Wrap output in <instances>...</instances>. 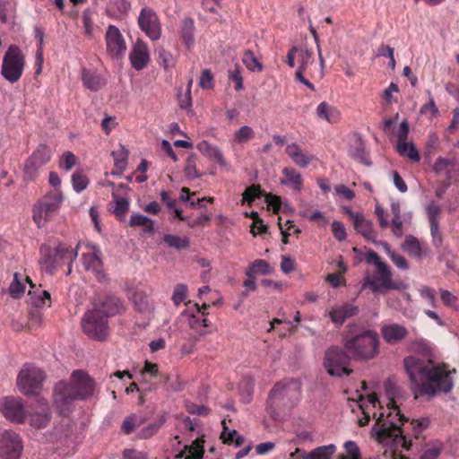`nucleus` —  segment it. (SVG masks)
Masks as SVG:
<instances>
[{
	"instance_id": "nucleus-1",
	"label": "nucleus",
	"mask_w": 459,
	"mask_h": 459,
	"mask_svg": "<svg viewBox=\"0 0 459 459\" xmlns=\"http://www.w3.org/2000/svg\"><path fill=\"white\" fill-rule=\"evenodd\" d=\"M403 364L410 380L415 385V391L420 395L434 397L437 393H449L454 383L448 366L436 364L432 359L417 356H409Z\"/></svg>"
},
{
	"instance_id": "nucleus-2",
	"label": "nucleus",
	"mask_w": 459,
	"mask_h": 459,
	"mask_svg": "<svg viewBox=\"0 0 459 459\" xmlns=\"http://www.w3.org/2000/svg\"><path fill=\"white\" fill-rule=\"evenodd\" d=\"M94 383L82 370L72 374L71 383L61 381L55 385L54 403L60 414L67 416L76 400H84L93 394Z\"/></svg>"
},
{
	"instance_id": "nucleus-3",
	"label": "nucleus",
	"mask_w": 459,
	"mask_h": 459,
	"mask_svg": "<svg viewBox=\"0 0 459 459\" xmlns=\"http://www.w3.org/2000/svg\"><path fill=\"white\" fill-rule=\"evenodd\" d=\"M365 261L374 265L373 269H368L361 281L362 290L368 289L374 294H386L389 290H402L405 284L393 278L389 265L381 260L377 252L372 249L367 251Z\"/></svg>"
},
{
	"instance_id": "nucleus-4",
	"label": "nucleus",
	"mask_w": 459,
	"mask_h": 459,
	"mask_svg": "<svg viewBox=\"0 0 459 459\" xmlns=\"http://www.w3.org/2000/svg\"><path fill=\"white\" fill-rule=\"evenodd\" d=\"M385 390L389 397L387 408L390 411L386 417L381 412L372 429L378 441L383 442L387 438L397 437L402 435L401 426L408 421V418L401 413L396 404L395 398L400 394V388L393 381L388 380L385 384Z\"/></svg>"
},
{
	"instance_id": "nucleus-5",
	"label": "nucleus",
	"mask_w": 459,
	"mask_h": 459,
	"mask_svg": "<svg viewBox=\"0 0 459 459\" xmlns=\"http://www.w3.org/2000/svg\"><path fill=\"white\" fill-rule=\"evenodd\" d=\"M115 314V303L108 299L93 309L85 312L81 320L83 333L91 339L103 341L109 333L108 318Z\"/></svg>"
},
{
	"instance_id": "nucleus-6",
	"label": "nucleus",
	"mask_w": 459,
	"mask_h": 459,
	"mask_svg": "<svg viewBox=\"0 0 459 459\" xmlns=\"http://www.w3.org/2000/svg\"><path fill=\"white\" fill-rule=\"evenodd\" d=\"M300 385L293 379L277 382L269 394L267 410L273 419L277 417V410L290 409L299 400Z\"/></svg>"
},
{
	"instance_id": "nucleus-7",
	"label": "nucleus",
	"mask_w": 459,
	"mask_h": 459,
	"mask_svg": "<svg viewBox=\"0 0 459 459\" xmlns=\"http://www.w3.org/2000/svg\"><path fill=\"white\" fill-rule=\"evenodd\" d=\"M344 348L350 355L358 360H368L379 352V337L372 330H366L346 339Z\"/></svg>"
},
{
	"instance_id": "nucleus-8",
	"label": "nucleus",
	"mask_w": 459,
	"mask_h": 459,
	"mask_svg": "<svg viewBox=\"0 0 459 459\" xmlns=\"http://www.w3.org/2000/svg\"><path fill=\"white\" fill-rule=\"evenodd\" d=\"M77 248L78 246L76 248H73L65 243H59L54 248L43 245L40 247V263L45 267L46 271L50 273L58 267L66 264L68 267L67 274H70L72 272V264L78 255Z\"/></svg>"
},
{
	"instance_id": "nucleus-9",
	"label": "nucleus",
	"mask_w": 459,
	"mask_h": 459,
	"mask_svg": "<svg viewBox=\"0 0 459 459\" xmlns=\"http://www.w3.org/2000/svg\"><path fill=\"white\" fill-rule=\"evenodd\" d=\"M64 195L61 189H55L46 194L32 208V219L38 228H43L59 212Z\"/></svg>"
},
{
	"instance_id": "nucleus-10",
	"label": "nucleus",
	"mask_w": 459,
	"mask_h": 459,
	"mask_svg": "<svg viewBox=\"0 0 459 459\" xmlns=\"http://www.w3.org/2000/svg\"><path fill=\"white\" fill-rule=\"evenodd\" d=\"M25 64V56L21 48L11 45L3 57L1 74L6 81L14 83L22 76Z\"/></svg>"
},
{
	"instance_id": "nucleus-11",
	"label": "nucleus",
	"mask_w": 459,
	"mask_h": 459,
	"mask_svg": "<svg viewBox=\"0 0 459 459\" xmlns=\"http://www.w3.org/2000/svg\"><path fill=\"white\" fill-rule=\"evenodd\" d=\"M44 379V371L31 364H25L17 377V385L23 394L30 395L41 388Z\"/></svg>"
},
{
	"instance_id": "nucleus-12",
	"label": "nucleus",
	"mask_w": 459,
	"mask_h": 459,
	"mask_svg": "<svg viewBox=\"0 0 459 459\" xmlns=\"http://www.w3.org/2000/svg\"><path fill=\"white\" fill-rule=\"evenodd\" d=\"M350 362V356L345 351L338 347L329 348L325 354L324 366L331 376H349L352 370L347 365Z\"/></svg>"
},
{
	"instance_id": "nucleus-13",
	"label": "nucleus",
	"mask_w": 459,
	"mask_h": 459,
	"mask_svg": "<svg viewBox=\"0 0 459 459\" xmlns=\"http://www.w3.org/2000/svg\"><path fill=\"white\" fill-rule=\"evenodd\" d=\"M22 448L21 437L17 433L7 430L2 434L0 438V457L2 459H19Z\"/></svg>"
},
{
	"instance_id": "nucleus-14",
	"label": "nucleus",
	"mask_w": 459,
	"mask_h": 459,
	"mask_svg": "<svg viewBox=\"0 0 459 459\" xmlns=\"http://www.w3.org/2000/svg\"><path fill=\"white\" fill-rule=\"evenodd\" d=\"M140 29L152 40H158L161 35V27L156 13L151 8L144 7L138 17Z\"/></svg>"
},
{
	"instance_id": "nucleus-15",
	"label": "nucleus",
	"mask_w": 459,
	"mask_h": 459,
	"mask_svg": "<svg viewBox=\"0 0 459 459\" xmlns=\"http://www.w3.org/2000/svg\"><path fill=\"white\" fill-rule=\"evenodd\" d=\"M0 410L4 416L13 422L22 423L26 416L24 406L20 398H4L0 402Z\"/></svg>"
},
{
	"instance_id": "nucleus-16",
	"label": "nucleus",
	"mask_w": 459,
	"mask_h": 459,
	"mask_svg": "<svg viewBox=\"0 0 459 459\" xmlns=\"http://www.w3.org/2000/svg\"><path fill=\"white\" fill-rule=\"evenodd\" d=\"M195 307V314L184 311L181 316L187 317L189 327L195 331L198 337L204 336L211 333L209 327L212 325V323L205 317V313L201 310L197 304Z\"/></svg>"
},
{
	"instance_id": "nucleus-17",
	"label": "nucleus",
	"mask_w": 459,
	"mask_h": 459,
	"mask_svg": "<svg viewBox=\"0 0 459 459\" xmlns=\"http://www.w3.org/2000/svg\"><path fill=\"white\" fill-rule=\"evenodd\" d=\"M82 263L85 270L91 271L100 281L106 280V274L102 270V262L100 259V251L96 248L91 249L82 255Z\"/></svg>"
},
{
	"instance_id": "nucleus-18",
	"label": "nucleus",
	"mask_w": 459,
	"mask_h": 459,
	"mask_svg": "<svg viewBox=\"0 0 459 459\" xmlns=\"http://www.w3.org/2000/svg\"><path fill=\"white\" fill-rule=\"evenodd\" d=\"M129 59L132 66L137 71L146 67L150 61V52L147 44L142 40H137L130 52Z\"/></svg>"
},
{
	"instance_id": "nucleus-19",
	"label": "nucleus",
	"mask_w": 459,
	"mask_h": 459,
	"mask_svg": "<svg viewBox=\"0 0 459 459\" xmlns=\"http://www.w3.org/2000/svg\"><path fill=\"white\" fill-rule=\"evenodd\" d=\"M381 334L386 343L397 344L407 337L409 331L404 325L392 323L382 325Z\"/></svg>"
},
{
	"instance_id": "nucleus-20",
	"label": "nucleus",
	"mask_w": 459,
	"mask_h": 459,
	"mask_svg": "<svg viewBox=\"0 0 459 459\" xmlns=\"http://www.w3.org/2000/svg\"><path fill=\"white\" fill-rule=\"evenodd\" d=\"M358 313V306H355L352 303H345L332 308L329 311L328 316L335 326L340 327L348 318L356 316Z\"/></svg>"
},
{
	"instance_id": "nucleus-21",
	"label": "nucleus",
	"mask_w": 459,
	"mask_h": 459,
	"mask_svg": "<svg viewBox=\"0 0 459 459\" xmlns=\"http://www.w3.org/2000/svg\"><path fill=\"white\" fill-rule=\"evenodd\" d=\"M280 182L294 192L300 193L303 189L304 180L302 175L294 168L285 167L281 170Z\"/></svg>"
},
{
	"instance_id": "nucleus-22",
	"label": "nucleus",
	"mask_w": 459,
	"mask_h": 459,
	"mask_svg": "<svg viewBox=\"0 0 459 459\" xmlns=\"http://www.w3.org/2000/svg\"><path fill=\"white\" fill-rule=\"evenodd\" d=\"M348 213L353 220V226L356 231L361 234L367 240L375 241L377 234L372 229V223L359 213H354L350 210Z\"/></svg>"
},
{
	"instance_id": "nucleus-23",
	"label": "nucleus",
	"mask_w": 459,
	"mask_h": 459,
	"mask_svg": "<svg viewBox=\"0 0 459 459\" xmlns=\"http://www.w3.org/2000/svg\"><path fill=\"white\" fill-rule=\"evenodd\" d=\"M285 152L291 160L299 168H307L312 160V157L302 152L300 146L297 143L288 144Z\"/></svg>"
},
{
	"instance_id": "nucleus-24",
	"label": "nucleus",
	"mask_w": 459,
	"mask_h": 459,
	"mask_svg": "<svg viewBox=\"0 0 459 459\" xmlns=\"http://www.w3.org/2000/svg\"><path fill=\"white\" fill-rule=\"evenodd\" d=\"M127 297L133 302L137 311L141 313L151 311L152 306L149 302L148 297L142 290H129Z\"/></svg>"
},
{
	"instance_id": "nucleus-25",
	"label": "nucleus",
	"mask_w": 459,
	"mask_h": 459,
	"mask_svg": "<svg viewBox=\"0 0 459 459\" xmlns=\"http://www.w3.org/2000/svg\"><path fill=\"white\" fill-rule=\"evenodd\" d=\"M349 154L355 160L369 166L371 163L365 152V144L359 137L354 138L350 143Z\"/></svg>"
},
{
	"instance_id": "nucleus-26",
	"label": "nucleus",
	"mask_w": 459,
	"mask_h": 459,
	"mask_svg": "<svg viewBox=\"0 0 459 459\" xmlns=\"http://www.w3.org/2000/svg\"><path fill=\"white\" fill-rule=\"evenodd\" d=\"M316 116L320 119H325L329 123H337L341 119L340 111L329 105L327 102H321L316 108Z\"/></svg>"
},
{
	"instance_id": "nucleus-27",
	"label": "nucleus",
	"mask_w": 459,
	"mask_h": 459,
	"mask_svg": "<svg viewBox=\"0 0 459 459\" xmlns=\"http://www.w3.org/2000/svg\"><path fill=\"white\" fill-rule=\"evenodd\" d=\"M197 149L203 154L216 160L221 167H226L227 162L222 152L215 146L211 145L206 141H202L197 144Z\"/></svg>"
},
{
	"instance_id": "nucleus-28",
	"label": "nucleus",
	"mask_w": 459,
	"mask_h": 459,
	"mask_svg": "<svg viewBox=\"0 0 459 459\" xmlns=\"http://www.w3.org/2000/svg\"><path fill=\"white\" fill-rule=\"evenodd\" d=\"M204 443L203 438H196L190 446H185L184 451L178 456H185V459H202L204 454Z\"/></svg>"
},
{
	"instance_id": "nucleus-29",
	"label": "nucleus",
	"mask_w": 459,
	"mask_h": 459,
	"mask_svg": "<svg viewBox=\"0 0 459 459\" xmlns=\"http://www.w3.org/2000/svg\"><path fill=\"white\" fill-rule=\"evenodd\" d=\"M82 80L83 85L91 91H98L105 85V80L98 74L82 69Z\"/></svg>"
},
{
	"instance_id": "nucleus-30",
	"label": "nucleus",
	"mask_w": 459,
	"mask_h": 459,
	"mask_svg": "<svg viewBox=\"0 0 459 459\" xmlns=\"http://www.w3.org/2000/svg\"><path fill=\"white\" fill-rule=\"evenodd\" d=\"M129 224L131 227H143V230L146 234L154 233L153 221L143 214L134 213L130 218Z\"/></svg>"
},
{
	"instance_id": "nucleus-31",
	"label": "nucleus",
	"mask_w": 459,
	"mask_h": 459,
	"mask_svg": "<svg viewBox=\"0 0 459 459\" xmlns=\"http://www.w3.org/2000/svg\"><path fill=\"white\" fill-rule=\"evenodd\" d=\"M221 425L222 431L221 433V439L222 440V442L227 445L235 443L237 446H240L244 442L243 437L240 436L235 429L230 430L226 424V420H223L221 421Z\"/></svg>"
},
{
	"instance_id": "nucleus-32",
	"label": "nucleus",
	"mask_w": 459,
	"mask_h": 459,
	"mask_svg": "<svg viewBox=\"0 0 459 459\" xmlns=\"http://www.w3.org/2000/svg\"><path fill=\"white\" fill-rule=\"evenodd\" d=\"M51 156V149L46 144H39L29 158L42 167L50 161Z\"/></svg>"
},
{
	"instance_id": "nucleus-33",
	"label": "nucleus",
	"mask_w": 459,
	"mask_h": 459,
	"mask_svg": "<svg viewBox=\"0 0 459 459\" xmlns=\"http://www.w3.org/2000/svg\"><path fill=\"white\" fill-rule=\"evenodd\" d=\"M271 273L269 264L263 259L255 260L246 270V275L249 278H255V274L267 275Z\"/></svg>"
},
{
	"instance_id": "nucleus-34",
	"label": "nucleus",
	"mask_w": 459,
	"mask_h": 459,
	"mask_svg": "<svg viewBox=\"0 0 459 459\" xmlns=\"http://www.w3.org/2000/svg\"><path fill=\"white\" fill-rule=\"evenodd\" d=\"M143 423L144 419L143 417L133 413L124 420L121 425V432L125 435H129Z\"/></svg>"
},
{
	"instance_id": "nucleus-35",
	"label": "nucleus",
	"mask_w": 459,
	"mask_h": 459,
	"mask_svg": "<svg viewBox=\"0 0 459 459\" xmlns=\"http://www.w3.org/2000/svg\"><path fill=\"white\" fill-rule=\"evenodd\" d=\"M396 150L400 155L406 156L412 161H419L420 160L417 149L411 143L407 141L397 143Z\"/></svg>"
},
{
	"instance_id": "nucleus-36",
	"label": "nucleus",
	"mask_w": 459,
	"mask_h": 459,
	"mask_svg": "<svg viewBox=\"0 0 459 459\" xmlns=\"http://www.w3.org/2000/svg\"><path fill=\"white\" fill-rule=\"evenodd\" d=\"M194 21L190 18L185 19L182 22L181 37L187 48H190L194 44Z\"/></svg>"
},
{
	"instance_id": "nucleus-37",
	"label": "nucleus",
	"mask_w": 459,
	"mask_h": 459,
	"mask_svg": "<svg viewBox=\"0 0 459 459\" xmlns=\"http://www.w3.org/2000/svg\"><path fill=\"white\" fill-rule=\"evenodd\" d=\"M336 452V446L333 444L318 446L309 452V459H331Z\"/></svg>"
},
{
	"instance_id": "nucleus-38",
	"label": "nucleus",
	"mask_w": 459,
	"mask_h": 459,
	"mask_svg": "<svg viewBox=\"0 0 459 459\" xmlns=\"http://www.w3.org/2000/svg\"><path fill=\"white\" fill-rule=\"evenodd\" d=\"M50 420V411L48 407L45 406L41 409V411L36 412L30 416V425L41 429L48 425Z\"/></svg>"
},
{
	"instance_id": "nucleus-39",
	"label": "nucleus",
	"mask_w": 459,
	"mask_h": 459,
	"mask_svg": "<svg viewBox=\"0 0 459 459\" xmlns=\"http://www.w3.org/2000/svg\"><path fill=\"white\" fill-rule=\"evenodd\" d=\"M455 167L454 160H447L444 158H438L434 164V170L437 173H446L448 180L452 179V171Z\"/></svg>"
},
{
	"instance_id": "nucleus-40",
	"label": "nucleus",
	"mask_w": 459,
	"mask_h": 459,
	"mask_svg": "<svg viewBox=\"0 0 459 459\" xmlns=\"http://www.w3.org/2000/svg\"><path fill=\"white\" fill-rule=\"evenodd\" d=\"M157 55V60L159 65H161L165 70H169L175 66V57L169 51L166 50L163 47L158 48Z\"/></svg>"
},
{
	"instance_id": "nucleus-41",
	"label": "nucleus",
	"mask_w": 459,
	"mask_h": 459,
	"mask_svg": "<svg viewBox=\"0 0 459 459\" xmlns=\"http://www.w3.org/2000/svg\"><path fill=\"white\" fill-rule=\"evenodd\" d=\"M242 62L246 67L251 72H262L264 66L261 62L255 56L251 50H245L242 56Z\"/></svg>"
},
{
	"instance_id": "nucleus-42",
	"label": "nucleus",
	"mask_w": 459,
	"mask_h": 459,
	"mask_svg": "<svg viewBox=\"0 0 459 459\" xmlns=\"http://www.w3.org/2000/svg\"><path fill=\"white\" fill-rule=\"evenodd\" d=\"M71 182L73 188L76 193H81L85 190L90 183L89 178L82 170H76L74 172L71 178Z\"/></svg>"
},
{
	"instance_id": "nucleus-43",
	"label": "nucleus",
	"mask_w": 459,
	"mask_h": 459,
	"mask_svg": "<svg viewBox=\"0 0 459 459\" xmlns=\"http://www.w3.org/2000/svg\"><path fill=\"white\" fill-rule=\"evenodd\" d=\"M385 253L390 257L394 265L401 270H407L409 268L408 261L402 255L391 250L390 246L384 242L382 243Z\"/></svg>"
},
{
	"instance_id": "nucleus-44",
	"label": "nucleus",
	"mask_w": 459,
	"mask_h": 459,
	"mask_svg": "<svg viewBox=\"0 0 459 459\" xmlns=\"http://www.w3.org/2000/svg\"><path fill=\"white\" fill-rule=\"evenodd\" d=\"M165 243L170 247H174L178 250L186 249L189 247V239L186 237H178L176 235L166 234L163 237Z\"/></svg>"
},
{
	"instance_id": "nucleus-45",
	"label": "nucleus",
	"mask_w": 459,
	"mask_h": 459,
	"mask_svg": "<svg viewBox=\"0 0 459 459\" xmlns=\"http://www.w3.org/2000/svg\"><path fill=\"white\" fill-rule=\"evenodd\" d=\"M264 195L260 185H251L247 187L242 194L241 204L247 203L251 204L256 198H260Z\"/></svg>"
},
{
	"instance_id": "nucleus-46",
	"label": "nucleus",
	"mask_w": 459,
	"mask_h": 459,
	"mask_svg": "<svg viewBox=\"0 0 459 459\" xmlns=\"http://www.w3.org/2000/svg\"><path fill=\"white\" fill-rule=\"evenodd\" d=\"M403 247L406 252L416 257H420L422 255V250L419 240L411 235L406 237Z\"/></svg>"
},
{
	"instance_id": "nucleus-47",
	"label": "nucleus",
	"mask_w": 459,
	"mask_h": 459,
	"mask_svg": "<svg viewBox=\"0 0 459 459\" xmlns=\"http://www.w3.org/2000/svg\"><path fill=\"white\" fill-rule=\"evenodd\" d=\"M40 168V165L28 158L24 163V179L26 181H34L39 176Z\"/></svg>"
},
{
	"instance_id": "nucleus-48",
	"label": "nucleus",
	"mask_w": 459,
	"mask_h": 459,
	"mask_svg": "<svg viewBox=\"0 0 459 459\" xmlns=\"http://www.w3.org/2000/svg\"><path fill=\"white\" fill-rule=\"evenodd\" d=\"M30 298V303L35 307L39 308L41 307L50 306L51 299H50V294L47 290H43L40 295L35 296L30 290L29 291Z\"/></svg>"
},
{
	"instance_id": "nucleus-49",
	"label": "nucleus",
	"mask_w": 459,
	"mask_h": 459,
	"mask_svg": "<svg viewBox=\"0 0 459 459\" xmlns=\"http://www.w3.org/2000/svg\"><path fill=\"white\" fill-rule=\"evenodd\" d=\"M298 62L299 64L298 69L307 71V67L313 64V53L307 48H299Z\"/></svg>"
},
{
	"instance_id": "nucleus-50",
	"label": "nucleus",
	"mask_w": 459,
	"mask_h": 459,
	"mask_svg": "<svg viewBox=\"0 0 459 459\" xmlns=\"http://www.w3.org/2000/svg\"><path fill=\"white\" fill-rule=\"evenodd\" d=\"M254 136V130L250 126H244L235 133L234 141L238 143H244L253 139Z\"/></svg>"
},
{
	"instance_id": "nucleus-51",
	"label": "nucleus",
	"mask_w": 459,
	"mask_h": 459,
	"mask_svg": "<svg viewBox=\"0 0 459 459\" xmlns=\"http://www.w3.org/2000/svg\"><path fill=\"white\" fill-rule=\"evenodd\" d=\"M164 420L162 419L159 420L158 421L152 422L149 424L148 426L143 428L140 432L138 433V437L140 438L145 439L152 437L155 435L158 430L162 426Z\"/></svg>"
},
{
	"instance_id": "nucleus-52",
	"label": "nucleus",
	"mask_w": 459,
	"mask_h": 459,
	"mask_svg": "<svg viewBox=\"0 0 459 459\" xmlns=\"http://www.w3.org/2000/svg\"><path fill=\"white\" fill-rule=\"evenodd\" d=\"M76 161V156L72 152L67 151L60 157L58 165L60 169L69 171L75 165Z\"/></svg>"
},
{
	"instance_id": "nucleus-53",
	"label": "nucleus",
	"mask_w": 459,
	"mask_h": 459,
	"mask_svg": "<svg viewBox=\"0 0 459 459\" xmlns=\"http://www.w3.org/2000/svg\"><path fill=\"white\" fill-rule=\"evenodd\" d=\"M229 79L235 83L234 88L236 91H240L243 89V77L241 74V68L238 65H235L234 68L230 69L229 72Z\"/></svg>"
},
{
	"instance_id": "nucleus-54",
	"label": "nucleus",
	"mask_w": 459,
	"mask_h": 459,
	"mask_svg": "<svg viewBox=\"0 0 459 459\" xmlns=\"http://www.w3.org/2000/svg\"><path fill=\"white\" fill-rule=\"evenodd\" d=\"M25 286L19 278V273H15L13 275V281L10 284L9 291L13 298L18 299L24 292Z\"/></svg>"
},
{
	"instance_id": "nucleus-55",
	"label": "nucleus",
	"mask_w": 459,
	"mask_h": 459,
	"mask_svg": "<svg viewBox=\"0 0 459 459\" xmlns=\"http://www.w3.org/2000/svg\"><path fill=\"white\" fill-rule=\"evenodd\" d=\"M185 174L188 178L194 179L199 178L201 175L198 173L196 169V156L190 155L185 166Z\"/></svg>"
},
{
	"instance_id": "nucleus-56",
	"label": "nucleus",
	"mask_w": 459,
	"mask_h": 459,
	"mask_svg": "<svg viewBox=\"0 0 459 459\" xmlns=\"http://www.w3.org/2000/svg\"><path fill=\"white\" fill-rule=\"evenodd\" d=\"M430 424V420L429 418H420L417 420H412L411 421V425L412 426L413 435L415 438H418L421 432L426 429Z\"/></svg>"
},
{
	"instance_id": "nucleus-57",
	"label": "nucleus",
	"mask_w": 459,
	"mask_h": 459,
	"mask_svg": "<svg viewBox=\"0 0 459 459\" xmlns=\"http://www.w3.org/2000/svg\"><path fill=\"white\" fill-rule=\"evenodd\" d=\"M347 455H342L340 459H360V453L357 444L353 441H347L344 444Z\"/></svg>"
},
{
	"instance_id": "nucleus-58",
	"label": "nucleus",
	"mask_w": 459,
	"mask_h": 459,
	"mask_svg": "<svg viewBox=\"0 0 459 459\" xmlns=\"http://www.w3.org/2000/svg\"><path fill=\"white\" fill-rule=\"evenodd\" d=\"M264 201L267 204L269 210H272L273 213L279 212L281 206V196L273 194H265Z\"/></svg>"
},
{
	"instance_id": "nucleus-59",
	"label": "nucleus",
	"mask_w": 459,
	"mask_h": 459,
	"mask_svg": "<svg viewBox=\"0 0 459 459\" xmlns=\"http://www.w3.org/2000/svg\"><path fill=\"white\" fill-rule=\"evenodd\" d=\"M106 42H107V52L111 58L115 57V26L109 25L107 35H106Z\"/></svg>"
},
{
	"instance_id": "nucleus-60",
	"label": "nucleus",
	"mask_w": 459,
	"mask_h": 459,
	"mask_svg": "<svg viewBox=\"0 0 459 459\" xmlns=\"http://www.w3.org/2000/svg\"><path fill=\"white\" fill-rule=\"evenodd\" d=\"M187 293V287L184 284H178L173 291L172 300L176 306L185 301Z\"/></svg>"
},
{
	"instance_id": "nucleus-61",
	"label": "nucleus",
	"mask_w": 459,
	"mask_h": 459,
	"mask_svg": "<svg viewBox=\"0 0 459 459\" xmlns=\"http://www.w3.org/2000/svg\"><path fill=\"white\" fill-rule=\"evenodd\" d=\"M426 211L429 223L438 221V216L441 213V208L437 203H429L426 208Z\"/></svg>"
},
{
	"instance_id": "nucleus-62",
	"label": "nucleus",
	"mask_w": 459,
	"mask_h": 459,
	"mask_svg": "<svg viewBox=\"0 0 459 459\" xmlns=\"http://www.w3.org/2000/svg\"><path fill=\"white\" fill-rule=\"evenodd\" d=\"M428 94L429 95V102L421 106L420 113L427 114L428 112H429L431 115L430 117H435L439 114V110L435 103L433 97L431 96L430 91H428Z\"/></svg>"
},
{
	"instance_id": "nucleus-63",
	"label": "nucleus",
	"mask_w": 459,
	"mask_h": 459,
	"mask_svg": "<svg viewBox=\"0 0 459 459\" xmlns=\"http://www.w3.org/2000/svg\"><path fill=\"white\" fill-rule=\"evenodd\" d=\"M332 231L334 238L339 241L344 240L347 237L345 227L340 221H334L332 223Z\"/></svg>"
},
{
	"instance_id": "nucleus-64",
	"label": "nucleus",
	"mask_w": 459,
	"mask_h": 459,
	"mask_svg": "<svg viewBox=\"0 0 459 459\" xmlns=\"http://www.w3.org/2000/svg\"><path fill=\"white\" fill-rule=\"evenodd\" d=\"M199 84L203 89L209 90L213 88V76L209 69H205L202 72Z\"/></svg>"
}]
</instances>
